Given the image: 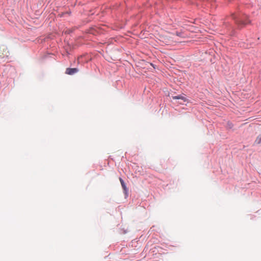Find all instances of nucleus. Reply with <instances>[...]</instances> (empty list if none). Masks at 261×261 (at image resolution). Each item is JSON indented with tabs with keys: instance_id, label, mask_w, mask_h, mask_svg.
Returning a JSON list of instances; mask_svg holds the SVG:
<instances>
[{
	"instance_id": "f257e3e1",
	"label": "nucleus",
	"mask_w": 261,
	"mask_h": 261,
	"mask_svg": "<svg viewBox=\"0 0 261 261\" xmlns=\"http://www.w3.org/2000/svg\"><path fill=\"white\" fill-rule=\"evenodd\" d=\"M233 18L236 20V22L238 24L240 25H245L248 23H249V21H245L244 18L246 17V16H244L243 17L241 16L240 15H237L236 14L232 15Z\"/></svg>"
},
{
	"instance_id": "f03ea898",
	"label": "nucleus",
	"mask_w": 261,
	"mask_h": 261,
	"mask_svg": "<svg viewBox=\"0 0 261 261\" xmlns=\"http://www.w3.org/2000/svg\"><path fill=\"white\" fill-rule=\"evenodd\" d=\"M79 71V69L77 68H67L66 69L65 73L69 75H72Z\"/></svg>"
},
{
	"instance_id": "7ed1b4c3",
	"label": "nucleus",
	"mask_w": 261,
	"mask_h": 261,
	"mask_svg": "<svg viewBox=\"0 0 261 261\" xmlns=\"http://www.w3.org/2000/svg\"><path fill=\"white\" fill-rule=\"evenodd\" d=\"M172 98L173 99H181V100H183L184 102H186L187 101V99L186 98V97L184 95H179L178 96H172Z\"/></svg>"
},
{
	"instance_id": "20e7f679",
	"label": "nucleus",
	"mask_w": 261,
	"mask_h": 261,
	"mask_svg": "<svg viewBox=\"0 0 261 261\" xmlns=\"http://www.w3.org/2000/svg\"><path fill=\"white\" fill-rule=\"evenodd\" d=\"M119 180H120V183H121V185L122 186V187L123 188V190L125 191V192H127V188H126V186L124 182V181L123 180V179L121 178H119Z\"/></svg>"
},
{
	"instance_id": "39448f33",
	"label": "nucleus",
	"mask_w": 261,
	"mask_h": 261,
	"mask_svg": "<svg viewBox=\"0 0 261 261\" xmlns=\"http://www.w3.org/2000/svg\"><path fill=\"white\" fill-rule=\"evenodd\" d=\"M255 143L257 144L261 143V135L257 137V138L255 140Z\"/></svg>"
}]
</instances>
